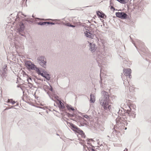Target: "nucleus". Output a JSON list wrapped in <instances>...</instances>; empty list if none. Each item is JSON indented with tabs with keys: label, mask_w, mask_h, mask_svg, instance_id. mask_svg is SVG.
Wrapping results in <instances>:
<instances>
[{
	"label": "nucleus",
	"mask_w": 151,
	"mask_h": 151,
	"mask_svg": "<svg viewBox=\"0 0 151 151\" xmlns=\"http://www.w3.org/2000/svg\"><path fill=\"white\" fill-rule=\"evenodd\" d=\"M109 102L108 95H106L101 100L100 104L105 109L107 110L108 109L110 110L111 109V105H109Z\"/></svg>",
	"instance_id": "nucleus-1"
},
{
	"label": "nucleus",
	"mask_w": 151,
	"mask_h": 151,
	"mask_svg": "<svg viewBox=\"0 0 151 151\" xmlns=\"http://www.w3.org/2000/svg\"><path fill=\"white\" fill-rule=\"evenodd\" d=\"M70 126L76 132L81 135L82 138H84L85 137V135L83 132L79 128L77 127L71 123H69Z\"/></svg>",
	"instance_id": "nucleus-2"
},
{
	"label": "nucleus",
	"mask_w": 151,
	"mask_h": 151,
	"mask_svg": "<svg viewBox=\"0 0 151 151\" xmlns=\"http://www.w3.org/2000/svg\"><path fill=\"white\" fill-rule=\"evenodd\" d=\"M36 71L39 75H41L42 76L45 78L47 80H49L50 77V75L47 74L45 71L40 70L38 68L36 69Z\"/></svg>",
	"instance_id": "nucleus-3"
},
{
	"label": "nucleus",
	"mask_w": 151,
	"mask_h": 151,
	"mask_svg": "<svg viewBox=\"0 0 151 151\" xmlns=\"http://www.w3.org/2000/svg\"><path fill=\"white\" fill-rule=\"evenodd\" d=\"M67 108L71 112H73V114H68V116L69 117H73L75 115L74 113L76 112L77 109L75 107H73L71 105H68L67 106Z\"/></svg>",
	"instance_id": "nucleus-4"
},
{
	"label": "nucleus",
	"mask_w": 151,
	"mask_h": 151,
	"mask_svg": "<svg viewBox=\"0 0 151 151\" xmlns=\"http://www.w3.org/2000/svg\"><path fill=\"white\" fill-rule=\"evenodd\" d=\"M37 60L40 64L42 67L45 68L46 66V59L44 57L41 56L39 57Z\"/></svg>",
	"instance_id": "nucleus-5"
},
{
	"label": "nucleus",
	"mask_w": 151,
	"mask_h": 151,
	"mask_svg": "<svg viewBox=\"0 0 151 151\" xmlns=\"http://www.w3.org/2000/svg\"><path fill=\"white\" fill-rule=\"evenodd\" d=\"M116 16L122 19H126L128 16L127 15L126 13L123 12H116Z\"/></svg>",
	"instance_id": "nucleus-6"
},
{
	"label": "nucleus",
	"mask_w": 151,
	"mask_h": 151,
	"mask_svg": "<svg viewBox=\"0 0 151 151\" xmlns=\"http://www.w3.org/2000/svg\"><path fill=\"white\" fill-rule=\"evenodd\" d=\"M131 73V69L130 68L124 69L123 70V73L126 76H129V78H131V75L130 74Z\"/></svg>",
	"instance_id": "nucleus-7"
},
{
	"label": "nucleus",
	"mask_w": 151,
	"mask_h": 151,
	"mask_svg": "<svg viewBox=\"0 0 151 151\" xmlns=\"http://www.w3.org/2000/svg\"><path fill=\"white\" fill-rule=\"evenodd\" d=\"M26 67L29 69H34L35 68V65L33 64L32 62L30 61H27L25 62Z\"/></svg>",
	"instance_id": "nucleus-8"
},
{
	"label": "nucleus",
	"mask_w": 151,
	"mask_h": 151,
	"mask_svg": "<svg viewBox=\"0 0 151 151\" xmlns=\"http://www.w3.org/2000/svg\"><path fill=\"white\" fill-rule=\"evenodd\" d=\"M56 103L60 109H64L65 107L64 105L60 101H58Z\"/></svg>",
	"instance_id": "nucleus-9"
},
{
	"label": "nucleus",
	"mask_w": 151,
	"mask_h": 151,
	"mask_svg": "<svg viewBox=\"0 0 151 151\" xmlns=\"http://www.w3.org/2000/svg\"><path fill=\"white\" fill-rule=\"evenodd\" d=\"M50 97L52 100L55 101L56 103L59 101V98L57 95H50Z\"/></svg>",
	"instance_id": "nucleus-10"
},
{
	"label": "nucleus",
	"mask_w": 151,
	"mask_h": 151,
	"mask_svg": "<svg viewBox=\"0 0 151 151\" xmlns=\"http://www.w3.org/2000/svg\"><path fill=\"white\" fill-rule=\"evenodd\" d=\"M44 88H47V90L45 89L46 91H47V94L50 93H51V92L53 91V89L51 86H50V87H49L48 86H45L44 87Z\"/></svg>",
	"instance_id": "nucleus-11"
},
{
	"label": "nucleus",
	"mask_w": 151,
	"mask_h": 151,
	"mask_svg": "<svg viewBox=\"0 0 151 151\" xmlns=\"http://www.w3.org/2000/svg\"><path fill=\"white\" fill-rule=\"evenodd\" d=\"M84 33L85 34V35H86L87 37L91 38H93V35L90 33L89 32V31L88 30L85 31Z\"/></svg>",
	"instance_id": "nucleus-12"
},
{
	"label": "nucleus",
	"mask_w": 151,
	"mask_h": 151,
	"mask_svg": "<svg viewBox=\"0 0 151 151\" xmlns=\"http://www.w3.org/2000/svg\"><path fill=\"white\" fill-rule=\"evenodd\" d=\"M97 15L99 17L101 18H104L105 14L101 11H97L96 12Z\"/></svg>",
	"instance_id": "nucleus-13"
},
{
	"label": "nucleus",
	"mask_w": 151,
	"mask_h": 151,
	"mask_svg": "<svg viewBox=\"0 0 151 151\" xmlns=\"http://www.w3.org/2000/svg\"><path fill=\"white\" fill-rule=\"evenodd\" d=\"M90 50L92 51H94L96 49V46L95 44L92 45L91 43L90 44Z\"/></svg>",
	"instance_id": "nucleus-14"
},
{
	"label": "nucleus",
	"mask_w": 151,
	"mask_h": 151,
	"mask_svg": "<svg viewBox=\"0 0 151 151\" xmlns=\"http://www.w3.org/2000/svg\"><path fill=\"white\" fill-rule=\"evenodd\" d=\"M26 75L27 76V81L28 82V83L30 84L29 86L30 87H32V84L31 83V82L32 81V79L30 77L28 76V75L27 74H26Z\"/></svg>",
	"instance_id": "nucleus-15"
},
{
	"label": "nucleus",
	"mask_w": 151,
	"mask_h": 151,
	"mask_svg": "<svg viewBox=\"0 0 151 151\" xmlns=\"http://www.w3.org/2000/svg\"><path fill=\"white\" fill-rule=\"evenodd\" d=\"M90 101L92 103H94L95 101V96L94 95H90Z\"/></svg>",
	"instance_id": "nucleus-16"
},
{
	"label": "nucleus",
	"mask_w": 151,
	"mask_h": 151,
	"mask_svg": "<svg viewBox=\"0 0 151 151\" xmlns=\"http://www.w3.org/2000/svg\"><path fill=\"white\" fill-rule=\"evenodd\" d=\"M7 102L8 103H11L13 105L15 104L16 102L13 101L12 99H9L8 100Z\"/></svg>",
	"instance_id": "nucleus-17"
},
{
	"label": "nucleus",
	"mask_w": 151,
	"mask_h": 151,
	"mask_svg": "<svg viewBox=\"0 0 151 151\" xmlns=\"http://www.w3.org/2000/svg\"><path fill=\"white\" fill-rule=\"evenodd\" d=\"M50 24V22H39L37 23V24L38 25H45L46 24Z\"/></svg>",
	"instance_id": "nucleus-18"
},
{
	"label": "nucleus",
	"mask_w": 151,
	"mask_h": 151,
	"mask_svg": "<svg viewBox=\"0 0 151 151\" xmlns=\"http://www.w3.org/2000/svg\"><path fill=\"white\" fill-rule=\"evenodd\" d=\"M131 111H129L127 110L126 113H127L128 115H129V116H132L133 117H135V114L134 113H133L132 114V115H131Z\"/></svg>",
	"instance_id": "nucleus-19"
},
{
	"label": "nucleus",
	"mask_w": 151,
	"mask_h": 151,
	"mask_svg": "<svg viewBox=\"0 0 151 151\" xmlns=\"http://www.w3.org/2000/svg\"><path fill=\"white\" fill-rule=\"evenodd\" d=\"M65 25H66V26H69V27H75V26H74V25H72L71 24H70V23H66L65 24Z\"/></svg>",
	"instance_id": "nucleus-20"
},
{
	"label": "nucleus",
	"mask_w": 151,
	"mask_h": 151,
	"mask_svg": "<svg viewBox=\"0 0 151 151\" xmlns=\"http://www.w3.org/2000/svg\"><path fill=\"white\" fill-rule=\"evenodd\" d=\"M117 0L122 3L124 4V3H125V0Z\"/></svg>",
	"instance_id": "nucleus-21"
},
{
	"label": "nucleus",
	"mask_w": 151,
	"mask_h": 151,
	"mask_svg": "<svg viewBox=\"0 0 151 151\" xmlns=\"http://www.w3.org/2000/svg\"><path fill=\"white\" fill-rule=\"evenodd\" d=\"M24 26L23 24H21V28L22 30H23L24 29Z\"/></svg>",
	"instance_id": "nucleus-22"
},
{
	"label": "nucleus",
	"mask_w": 151,
	"mask_h": 151,
	"mask_svg": "<svg viewBox=\"0 0 151 151\" xmlns=\"http://www.w3.org/2000/svg\"><path fill=\"white\" fill-rule=\"evenodd\" d=\"M94 147H93L91 149V151H95L94 149L93 148Z\"/></svg>",
	"instance_id": "nucleus-23"
},
{
	"label": "nucleus",
	"mask_w": 151,
	"mask_h": 151,
	"mask_svg": "<svg viewBox=\"0 0 151 151\" xmlns=\"http://www.w3.org/2000/svg\"><path fill=\"white\" fill-rule=\"evenodd\" d=\"M84 117L86 118H88V116H87V115H85L84 116Z\"/></svg>",
	"instance_id": "nucleus-24"
},
{
	"label": "nucleus",
	"mask_w": 151,
	"mask_h": 151,
	"mask_svg": "<svg viewBox=\"0 0 151 151\" xmlns=\"http://www.w3.org/2000/svg\"><path fill=\"white\" fill-rule=\"evenodd\" d=\"M111 9H114V7H113V6H111Z\"/></svg>",
	"instance_id": "nucleus-25"
},
{
	"label": "nucleus",
	"mask_w": 151,
	"mask_h": 151,
	"mask_svg": "<svg viewBox=\"0 0 151 151\" xmlns=\"http://www.w3.org/2000/svg\"><path fill=\"white\" fill-rule=\"evenodd\" d=\"M50 24H54V23H53V22L50 23Z\"/></svg>",
	"instance_id": "nucleus-26"
},
{
	"label": "nucleus",
	"mask_w": 151,
	"mask_h": 151,
	"mask_svg": "<svg viewBox=\"0 0 151 151\" xmlns=\"http://www.w3.org/2000/svg\"><path fill=\"white\" fill-rule=\"evenodd\" d=\"M26 96L27 95H23V97H26Z\"/></svg>",
	"instance_id": "nucleus-27"
},
{
	"label": "nucleus",
	"mask_w": 151,
	"mask_h": 151,
	"mask_svg": "<svg viewBox=\"0 0 151 151\" xmlns=\"http://www.w3.org/2000/svg\"><path fill=\"white\" fill-rule=\"evenodd\" d=\"M122 118H124H124H125L124 116H123V117H122Z\"/></svg>",
	"instance_id": "nucleus-28"
},
{
	"label": "nucleus",
	"mask_w": 151,
	"mask_h": 151,
	"mask_svg": "<svg viewBox=\"0 0 151 151\" xmlns=\"http://www.w3.org/2000/svg\"><path fill=\"white\" fill-rule=\"evenodd\" d=\"M127 129V128L126 127L125 128V129L126 130Z\"/></svg>",
	"instance_id": "nucleus-29"
},
{
	"label": "nucleus",
	"mask_w": 151,
	"mask_h": 151,
	"mask_svg": "<svg viewBox=\"0 0 151 151\" xmlns=\"http://www.w3.org/2000/svg\"><path fill=\"white\" fill-rule=\"evenodd\" d=\"M125 121H127V119H125Z\"/></svg>",
	"instance_id": "nucleus-30"
},
{
	"label": "nucleus",
	"mask_w": 151,
	"mask_h": 151,
	"mask_svg": "<svg viewBox=\"0 0 151 151\" xmlns=\"http://www.w3.org/2000/svg\"><path fill=\"white\" fill-rule=\"evenodd\" d=\"M115 131L116 132V130H115Z\"/></svg>",
	"instance_id": "nucleus-31"
}]
</instances>
